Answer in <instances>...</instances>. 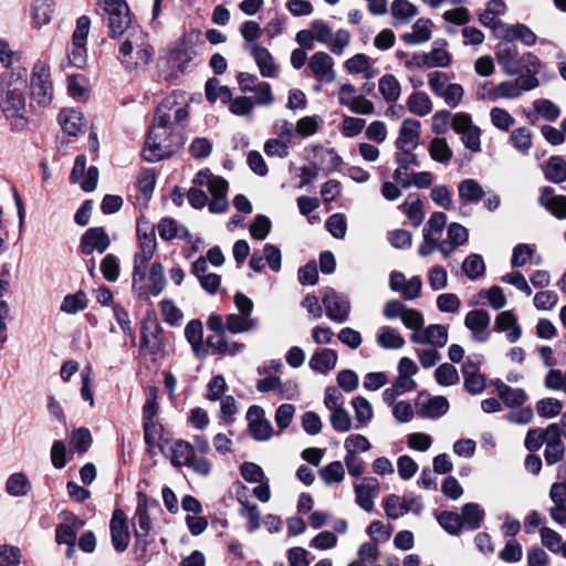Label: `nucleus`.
I'll return each mask as SVG.
<instances>
[{
    "label": "nucleus",
    "instance_id": "1",
    "mask_svg": "<svg viewBox=\"0 0 566 566\" xmlns=\"http://www.w3.org/2000/svg\"><path fill=\"white\" fill-rule=\"evenodd\" d=\"M27 69L6 70L0 77V111L13 130L27 126L25 96Z\"/></svg>",
    "mask_w": 566,
    "mask_h": 566
},
{
    "label": "nucleus",
    "instance_id": "2",
    "mask_svg": "<svg viewBox=\"0 0 566 566\" xmlns=\"http://www.w3.org/2000/svg\"><path fill=\"white\" fill-rule=\"evenodd\" d=\"M119 59L127 70L147 65L154 57V49L148 35L142 30H133L120 44Z\"/></svg>",
    "mask_w": 566,
    "mask_h": 566
},
{
    "label": "nucleus",
    "instance_id": "3",
    "mask_svg": "<svg viewBox=\"0 0 566 566\" xmlns=\"http://www.w3.org/2000/svg\"><path fill=\"white\" fill-rule=\"evenodd\" d=\"M184 136L172 129L166 134L150 130L143 149V157L146 161L156 163L174 155L182 145Z\"/></svg>",
    "mask_w": 566,
    "mask_h": 566
},
{
    "label": "nucleus",
    "instance_id": "4",
    "mask_svg": "<svg viewBox=\"0 0 566 566\" xmlns=\"http://www.w3.org/2000/svg\"><path fill=\"white\" fill-rule=\"evenodd\" d=\"M171 464L174 467L186 465L193 472L207 476L211 471V463L203 455L195 453L193 446L185 440H175L170 446Z\"/></svg>",
    "mask_w": 566,
    "mask_h": 566
},
{
    "label": "nucleus",
    "instance_id": "5",
    "mask_svg": "<svg viewBox=\"0 0 566 566\" xmlns=\"http://www.w3.org/2000/svg\"><path fill=\"white\" fill-rule=\"evenodd\" d=\"M315 41L325 44L336 55H342L350 43V33L345 29L333 32L323 20H314L311 23Z\"/></svg>",
    "mask_w": 566,
    "mask_h": 566
},
{
    "label": "nucleus",
    "instance_id": "6",
    "mask_svg": "<svg viewBox=\"0 0 566 566\" xmlns=\"http://www.w3.org/2000/svg\"><path fill=\"white\" fill-rule=\"evenodd\" d=\"M98 4L107 15L109 35L117 38L124 34L132 22L125 0H98Z\"/></svg>",
    "mask_w": 566,
    "mask_h": 566
},
{
    "label": "nucleus",
    "instance_id": "7",
    "mask_svg": "<svg viewBox=\"0 0 566 566\" xmlns=\"http://www.w3.org/2000/svg\"><path fill=\"white\" fill-rule=\"evenodd\" d=\"M31 97L40 106H48L53 98V86L50 80V71L43 64H35L31 75Z\"/></svg>",
    "mask_w": 566,
    "mask_h": 566
},
{
    "label": "nucleus",
    "instance_id": "8",
    "mask_svg": "<svg viewBox=\"0 0 566 566\" xmlns=\"http://www.w3.org/2000/svg\"><path fill=\"white\" fill-rule=\"evenodd\" d=\"M452 129L461 135L462 143L465 148L473 153L481 150V130L473 125L472 118L468 113H457L452 119Z\"/></svg>",
    "mask_w": 566,
    "mask_h": 566
},
{
    "label": "nucleus",
    "instance_id": "9",
    "mask_svg": "<svg viewBox=\"0 0 566 566\" xmlns=\"http://www.w3.org/2000/svg\"><path fill=\"white\" fill-rule=\"evenodd\" d=\"M197 55L195 36L192 34H186L181 36L170 50L169 61L174 67L180 72H185Z\"/></svg>",
    "mask_w": 566,
    "mask_h": 566
},
{
    "label": "nucleus",
    "instance_id": "10",
    "mask_svg": "<svg viewBox=\"0 0 566 566\" xmlns=\"http://www.w3.org/2000/svg\"><path fill=\"white\" fill-rule=\"evenodd\" d=\"M326 315L336 323H345L349 318L350 303L348 298L333 289L325 290L322 298Z\"/></svg>",
    "mask_w": 566,
    "mask_h": 566
},
{
    "label": "nucleus",
    "instance_id": "11",
    "mask_svg": "<svg viewBox=\"0 0 566 566\" xmlns=\"http://www.w3.org/2000/svg\"><path fill=\"white\" fill-rule=\"evenodd\" d=\"M111 541L117 553L127 549L130 541L127 517L120 509L114 510L109 522Z\"/></svg>",
    "mask_w": 566,
    "mask_h": 566
},
{
    "label": "nucleus",
    "instance_id": "12",
    "mask_svg": "<svg viewBox=\"0 0 566 566\" xmlns=\"http://www.w3.org/2000/svg\"><path fill=\"white\" fill-rule=\"evenodd\" d=\"M247 420L249 422V432L253 439L265 441L272 437V424L265 419L264 410L260 406L253 405L248 409Z\"/></svg>",
    "mask_w": 566,
    "mask_h": 566
},
{
    "label": "nucleus",
    "instance_id": "13",
    "mask_svg": "<svg viewBox=\"0 0 566 566\" xmlns=\"http://www.w3.org/2000/svg\"><path fill=\"white\" fill-rule=\"evenodd\" d=\"M496 60L506 75L514 76L522 71V57L513 43H499L495 51Z\"/></svg>",
    "mask_w": 566,
    "mask_h": 566
},
{
    "label": "nucleus",
    "instance_id": "14",
    "mask_svg": "<svg viewBox=\"0 0 566 566\" xmlns=\"http://www.w3.org/2000/svg\"><path fill=\"white\" fill-rule=\"evenodd\" d=\"M308 69L319 82L333 83L336 80L334 60L326 52H315L308 60Z\"/></svg>",
    "mask_w": 566,
    "mask_h": 566
},
{
    "label": "nucleus",
    "instance_id": "15",
    "mask_svg": "<svg viewBox=\"0 0 566 566\" xmlns=\"http://www.w3.org/2000/svg\"><path fill=\"white\" fill-rule=\"evenodd\" d=\"M490 314L485 310L470 311L464 318V325L471 331L472 339L480 343L486 342L490 337Z\"/></svg>",
    "mask_w": 566,
    "mask_h": 566
},
{
    "label": "nucleus",
    "instance_id": "16",
    "mask_svg": "<svg viewBox=\"0 0 566 566\" xmlns=\"http://www.w3.org/2000/svg\"><path fill=\"white\" fill-rule=\"evenodd\" d=\"M546 433L549 434V437L545 442L544 458L548 465H553L563 460L565 444L562 441V432L558 423H549L546 427Z\"/></svg>",
    "mask_w": 566,
    "mask_h": 566
},
{
    "label": "nucleus",
    "instance_id": "17",
    "mask_svg": "<svg viewBox=\"0 0 566 566\" xmlns=\"http://www.w3.org/2000/svg\"><path fill=\"white\" fill-rule=\"evenodd\" d=\"M111 244V240L106 231L102 227L90 228L81 238V252L85 255L92 254L94 251L98 253L105 252Z\"/></svg>",
    "mask_w": 566,
    "mask_h": 566
},
{
    "label": "nucleus",
    "instance_id": "18",
    "mask_svg": "<svg viewBox=\"0 0 566 566\" xmlns=\"http://www.w3.org/2000/svg\"><path fill=\"white\" fill-rule=\"evenodd\" d=\"M421 135V123L415 118H406L398 133L396 147L398 150L417 148Z\"/></svg>",
    "mask_w": 566,
    "mask_h": 566
},
{
    "label": "nucleus",
    "instance_id": "19",
    "mask_svg": "<svg viewBox=\"0 0 566 566\" xmlns=\"http://www.w3.org/2000/svg\"><path fill=\"white\" fill-rule=\"evenodd\" d=\"M356 503L366 512L374 511V500L379 492V482L375 478H364L354 486Z\"/></svg>",
    "mask_w": 566,
    "mask_h": 566
},
{
    "label": "nucleus",
    "instance_id": "20",
    "mask_svg": "<svg viewBox=\"0 0 566 566\" xmlns=\"http://www.w3.org/2000/svg\"><path fill=\"white\" fill-rule=\"evenodd\" d=\"M538 203L557 219H566V196L556 195L552 187H543Z\"/></svg>",
    "mask_w": 566,
    "mask_h": 566
},
{
    "label": "nucleus",
    "instance_id": "21",
    "mask_svg": "<svg viewBox=\"0 0 566 566\" xmlns=\"http://www.w3.org/2000/svg\"><path fill=\"white\" fill-rule=\"evenodd\" d=\"M185 336L197 357L203 358L208 354V344L203 342V326L201 321L191 319L185 328Z\"/></svg>",
    "mask_w": 566,
    "mask_h": 566
},
{
    "label": "nucleus",
    "instance_id": "22",
    "mask_svg": "<svg viewBox=\"0 0 566 566\" xmlns=\"http://www.w3.org/2000/svg\"><path fill=\"white\" fill-rule=\"evenodd\" d=\"M249 51L254 57L262 76L276 77L277 65L274 63V59L266 48L261 44H254L249 48Z\"/></svg>",
    "mask_w": 566,
    "mask_h": 566
},
{
    "label": "nucleus",
    "instance_id": "23",
    "mask_svg": "<svg viewBox=\"0 0 566 566\" xmlns=\"http://www.w3.org/2000/svg\"><path fill=\"white\" fill-rule=\"evenodd\" d=\"M446 40L434 41V48L429 53H423L420 61L424 66L431 67H447L451 63V54L444 49L447 46Z\"/></svg>",
    "mask_w": 566,
    "mask_h": 566
},
{
    "label": "nucleus",
    "instance_id": "24",
    "mask_svg": "<svg viewBox=\"0 0 566 566\" xmlns=\"http://www.w3.org/2000/svg\"><path fill=\"white\" fill-rule=\"evenodd\" d=\"M496 332H509L506 338L510 343H515L522 335V328L512 311L501 312L494 323Z\"/></svg>",
    "mask_w": 566,
    "mask_h": 566
},
{
    "label": "nucleus",
    "instance_id": "25",
    "mask_svg": "<svg viewBox=\"0 0 566 566\" xmlns=\"http://www.w3.org/2000/svg\"><path fill=\"white\" fill-rule=\"evenodd\" d=\"M208 349L219 355L233 356L244 348V344L230 340L226 333L220 335H209L207 337Z\"/></svg>",
    "mask_w": 566,
    "mask_h": 566
},
{
    "label": "nucleus",
    "instance_id": "26",
    "mask_svg": "<svg viewBox=\"0 0 566 566\" xmlns=\"http://www.w3.org/2000/svg\"><path fill=\"white\" fill-rule=\"evenodd\" d=\"M59 123L62 129L70 136H77L85 125L84 117L76 109H63L59 114Z\"/></svg>",
    "mask_w": 566,
    "mask_h": 566
},
{
    "label": "nucleus",
    "instance_id": "27",
    "mask_svg": "<svg viewBox=\"0 0 566 566\" xmlns=\"http://www.w3.org/2000/svg\"><path fill=\"white\" fill-rule=\"evenodd\" d=\"M84 525V522L77 516L72 515L67 522L61 523L55 528V541L57 544L76 543L77 531Z\"/></svg>",
    "mask_w": 566,
    "mask_h": 566
},
{
    "label": "nucleus",
    "instance_id": "28",
    "mask_svg": "<svg viewBox=\"0 0 566 566\" xmlns=\"http://www.w3.org/2000/svg\"><path fill=\"white\" fill-rule=\"evenodd\" d=\"M432 22L429 19H418L412 25V32L405 33L401 39L406 44L415 45L431 39Z\"/></svg>",
    "mask_w": 566,
    "mask_h": 566
},
{
    "label": "nucleus",
    "instance_id": "29",
    "mask_svg": "<svg viewBox=\"0 0 566 566\" xmlns=\"http://www.w3.org/2000/svg\"><path fill=\"white\" fill-rule=\"evenodd\" d=\"M337 358V353L334 349L324 348L313 354L310 367L317 373L327 374L335 368Z\"/></svg>",
    "mask_w": 566,
    "mask_h": 566
},
{
    "label": "nucleus",
    "instance_id": "30",
    "mask_svg": "<svg viewBox=\"0 0 566 566\" xmlns=\"http://www.w3.org/2000/svg\"><path fill=\"white\" fill-rule=\"evenodd\" d=\"M448 410V399L443 396H434L420 406L418 415L423 418L436 419L447 413Z\"/></svg>",
    "mask_w": 566,
    "mask_h": 566
},
{
    "label": "nucleus",
    "instance_id": "31",
    "mask_svg": "<svg viewBox=\"0 0 566 566\" xmlns=\"http://www.w3.org/2000/svg\"><path fill=\"white\" fill-rule=\"evenodd\" d=\"M544 176L553 184L566 181V160L562 156H551L544 167Z\"/></svg>",
    "mask_w": 566,
    "mask_h": 566
},
{
    "label": "nucleus",
    "instance_id": "32",
    "mask_svg": "<svg viewBox=\"0 0 566 566\" xmlns=\"http://www.w3.org/2000/svg\"><path fill=\"white\" fill-rule=\"evenodd\" d=\"M258 325V318L247 317L240 314H229L226 316V329L231 334L250 332L255 329Z\"/></svg>",
    "mask_w": 566,
    "mask_h": 566
},
{
    "label": "nucleus",
    "instance_id": "33",
    "mask_svg": "<svg viewBox=\"0 0 566 566\" xmlns=\"http://www.w3.org/2000/svg\"><path fill=\"white\" fill-rule=\"evenodd\" d=\"M458 193L462 203L468 205L479 202L484 196V190L476 180L464 179L458 186Z\"/></svg>",
    "mask_w": 566,
    "mask_h": 566
},
{
    "label": "nucleus",
    "instance_id": "34",
    "mask_svg": "<svg viewBox=\"0 0 566 566\" xmlns=\"http://www.w3.org/2000/svg\"><path fill=\"white\" fill-rule=\"evenodd\" d=\"M160 327L157 324L143 325L140 333V346L150 354H156L160 349Z\"/></svg>",
    "mask_w": 566,
    "mask_h": 566
},
{
    "label": "nucleus",
    "instance_id": "35",
    "mask_svg": "<svg viewBox=\"0 0 566 566\" xmlns=\"http://www.w3.org/2000/svg\"><path fill=\"white\" fill-rule=\"evenodd\" d=\"M460 515L462 517L463 527L469 531H475L480 528L484 518V512L476 503H467L463 505Z\"/></svg>",
    "mask_w": 566,
    "mask_h": 566
},
{
    "label": "nucleus",
    "instance_id": "36",
    "mask_svg": "<svg viewBox=\"0 0 566 566\" xmlns=\"http://www.w3.org/2000/svg\"><path fill=\"white\" fill-rule=\"evenodd\" d=\"M205 92L210 103L220 99L223 104H228L232 97L231 90L228 86L221 85L217 77H211L206 82Z\"/></svg>",
    "mask_w": 566,
    "mask_h": 566
},
{
    "label": "nucleus",
    "instance_id": "37",
    "mask_svg": "<svg viewBox=\"0 0 566 566\" xmlns=\"http://www.w3.org/2000/svg\"><path fill=\"white\" fill-rule=\"evenodd\" d=\"M377 344L385 349H400L405 346V338L390 326L380 327L377 334Z\"/></svg>",
    "mask_w": 566,
    "mask_h": 566
},
{
    "label": "nucleus",
    "instance_id": "38",
    "mask_svg": "<svg viewBox=\"0 0 566 566\" xmlns=\"http://www.w3.org/2000/svg\"><path fill=\"white\" fill-rule=\"evenodd\" d=\"M402 208L412 227L417 228L422 223L424 213L422 211V201L418 195L410 193Z\"/></svg>",
    "mask_w": 566,
    "mask_h": 566
},
{
    "label": "nucleus",
    "instance_id": "39",
    "mask_svg": "<svg viewBox=\"0 0 566 566\" xmlns=\"http://www.w3.org/2000/svg\"><path fill=\"white\" fill-rule=\"evenodd\" d=\"M390 12L400 23L407 24L418 14V9L409 0H394L391 2Z\"/></svg>",
    "mask_w": 566,
    "mask_h": 566
},
{
    "label": "nucleus",
    "instance_id": "40",
    "mask_svg": "<svg viewBox=\"0 0 566 566\" xmlns=\"http://www.w3.org/2000/svg\"><path fill=\"white\" fill-rule=\"evenodd\" d=\"M464 388L471 395H479L485 388V378L474 370L473 365L463 366Z\"/></svg>",
    "mask_w": 566,
    "mask_h": 566
},
{
    "label": "nucleus",
    "instance_id": "41",
    "mask_svg": "<svg viewBox=\"0 0 566 566\" xmlns=\"http://www.w3.org/2000/svg\"><path fill=\"white\" fill-rule=\"evenodd\" d=\"M157 228L159 237L165 241H169L178 237L184 238V234L188 235V230L185 227L179 226L172 218H163Z\"/></svg>",
    "mask_w": 566,
    "mask_h": 566
},
{
    "label": "nucleus",
    "instance_id": "42",
    "mask_svg": "<svg viewBox=\"0 0 566 566\" xmlns=\"http://www.w3.org/2000/svg\"><path fill=\"white\" fill-rule=\"evenodd\" d=\"M379 92L388 103L396 102L400 96V84L392 74L384 75L378 83Z\"/></svg>",
    "mask_w": 566,
    "mask_h": 566
},
{
    "label": "nucleus",
    "instance_id": "43",
    "mask_svg": "<svg viewBox=\"0 0 566 566\" xmlns=\"http://www.w3.org/2000/svg\"><path fill=\"white\" fill-rule=\"evenodd\" d=\"M407 106L412 114L424 116L431 112L432 102L424 92H416L409 96Z\"/></svg>",
    "mask_w": 566,
    "mask_h": 566
},
{
    "label": "nucleus",
    "instance_id": "44",
    "mask_svg": "<svg viewBox=\"0 0 566 566\" xmlns=\"http://www.w3.org/2000/svg\"><path fill=\"white\" fill-rule=\"evenodd\" d=\"M165 270L161 263L154 262L151 264L148 277V290L154 296H158L166 287Z\"/></svg>",
    "mask_w": 566,
    "mask_h": 566
},
{
    "label": "nucleus",
    "instance_id": "45",
    "mask_svg": "<svg viewBox=\"0 0 566 566\" xmlns=\"http://www.w3.org/2000/svg\"><path fill=\"white\" fill-rule=\"evenodd\" d=\"M134 525L143 535H148L151 530V522L147 511L146 496L139 493L138 504L133 517Z\"/></svg>",
    "mask_w": 566,
    "mask_h": 566
},
{
    "label": "nucleus",
    "instance_id": "46",
    "mask_svg": "<svg viewBox=\"0 0 566 566\" xmlns=\"http://www.w3.org/2000/svg\"><path fill=\"white\" fill-rule=\"evenodd\" d=\"M325 484L340 483L345 478V469L340 461H333L318 471Z\"/></svg>",
    "mask_w": 566,
    "mask_h": 566
},
{
    "label": "nucleus",
    "instance_id": "47",
    "mask_svg": "<svg viewBox=\"0 0 566 566\" xmlns=\"http://www.w3.org/2000/svg\"><path fill=\"white\" fill-rule=\"evenodd\" d=\"M6 491L12 496H23L30 491V481L23 473H13L7 480Z\"/></svg>",
    "mask_w": 566,
    "mask_h": 566
},
{
    "label": "nucleus",
    "instance_id": "48",
    "mask_svg": "<svg viewBox=\"0 0 566 566\" xmlns=\"http://www.w3.org/2000/svg\"><path fill=\"white\" fill-rule=\"evenodd\" d=\"M430 157L438 163H448L452 158V149L446 138H433L429 146Z\"/></svg>",
    "mask_w": 566,
    "mask_h": 566
},
{
    "label": "nucleus",
    "instance_id": "49",
    "mask_svg": "<svg viewBox=\"0 0 566 566\" xmlns=\"http://www.w3.org/2000/svg\"><path fill=\"white\" fill-rule=\"evenodd\" d=\"M438 522L441 527L451 535H459L463 527L462 517L455 512L443 511L438 516Z\"/></svg>",
    "mask_w": 566,
    "mask_h": 566
},
{
    "label": "nucleus",
    "instance_id": "50",
    "mask_svg": "<svg viewBox=\"0 0 566 566\" xmlns=\"http://www.w3.org/2000/svg\"><path fill=\"white\" fill-rule=\"evenodd\" d=\"M86 295L83 291H78L74 294H69L64 297L61 304V311L67 314H75L86 308Z\"/></svg>",
    "mask_w": 566,
    "mask_h": 566
},
{
    "label": "nucleus",
    "instance_id": "51",
    "mask_svg": "<svg viewBox=\"0 0 566 566\" xmlns=\"http://www.w3.org/2000/svg\"><path fill=\"white\" fill-rule=\"evenodd\" d=\"M463 271L471 280L481 277L485 272V264L480 254H470L463 261Z\"/></svg>",
    "mask_w": 566,
    "mask_h": 566
},
{
    "label": "nucleus",
    "instance_id": "52",
    "mask_svg": "<svg viewBox=\"0 0 566 566\" xmlns=\"http://www.w3.org/2000/svg\"><path fill=\"white\" fill-rule=\"evenodd\" d=\"M426 342L436 347H443L448 342V328L444 325L431 324L424 328Z\"/></svg>",
    "mask_w": 566,
    "mask_h": 566
},
{
    "label": "nucleus",
    "instance_id": "53",
    "mask_svg": "<svg viewBox=\"0 0 566 566\" xmlns=\"http://www.w3.org/2000/svg\"><path fill=\"white\" fill-rule=\"evenodd\" d=\"M436 380L441 386H452L459 381L457 368L448 363L441 364L434 373Z\"/></svg>",
    "mask_w": 566,
    "mask_h": 566
},
{
    "label": "nucleus",
    "instance_id": "54",
    "mask_svg": "<svg viewBox=\"0 0 566 566\" xmlns=\"http://www.w3.org/2000/svg\"><path fill=\"white\" fill-rule=\"evenodd\" d=\"M510 138L514 147L523 154H527L532 147V133L526 127L515 128Z\"/></svg>",
    "mask_w": 566,
    "mask_h": 566
},
{
    "label": "nucleus",
    "instance_id": "55",
    "mask_svg": "<svg viewBox=\"0 0 566 566\" xmlns=\"http://www.w3.org/2000/svg\"><path fill=\"white\" fill-rule=\"evenodd\" d=\"M562 409L563 403L556 398H544L536 403V411L542 418H554Z\"/></svg>",
    "mask_w": 566,
    "mask_h": 566
},
{
    "label": "nucleus",
    "instance_id": "56",
    "mask_svg": "<svg viewBox=\"0 0 566 566\" xmlns=\"http://www.w3.org/2000/svg\"><path fill=\"white\" fill-rule=\"evenodd\" d=\"M329 421L333 429L338 432H347L352 428V418L344 407L332 410Z\"/></svg>",
    "mask_w": 566,
    "mask_h": 566
},
{
    "label": "nucleus",
    "instance_id": "57",
    "mask_svg": "<svg viewBox=\"0 0 566 566\" xmlns=\"http://www.w3.org/2000/svg\"><path fill=\"white\" fill-rule=\"evenodd\" d=\"M549 434L546 433V428H533L530 429L525 436L524 446L531 451L535 452L546 442Z\"/></svg>",
    "mask_w": 566,
    "mask_h": 566
},
{
    "label": "nucleus",
    "instance_id": "58",
    "mask_svg": "<svg viewBox=\"0 0 566 566\" xmlns=\"http://www.w3.org/2000/svg\"><path fill=\"white\" fill-rule=\"evenodd\" d=\"M490 95V101H496L499 98H516L521 95L515 81L501 82Z\"/></svg>",
    "mask_w": 566,
    "mask_h": 566
},
{
    "label": "nucleus",
    "instance_id": "59",
    "mask_svg": "<svg viewBox=\"0 0 566 566\" xmlns=\"http://www.w3.org/2000/svg\"><path fill=\"white\" fill-rule=\"evenodd\" d=\"M534 109L546 120L554 122L560 115L559 107L552 101L542 98L533 103Z\"/></svg>",
    "mask_w": 566,
    "mask_h": 566
},
{
    "label": "nucleus",
    "instance_id": "60",
    "mask_svg": "<svg viewBox=\"0 0 566 566\" xmlns=\"http://www.w3.org/2000/svg\"><path fill=\"white\" fill-rule=\"evenodd\" d=\"M158 390L156 387H150L147 391L146 401L143 406V421H155L158 413L157 396Z\"/></svg>",
    "mask_w": 566,
    "mask_h": 566
},
{
    "label": "nucleus",
    "instance_id": "61",
    "mask_svg": "<svg viewBox=\"0 0 566 566\" xmlns=\"http://www.w3.org/2000/svg\"><path fill=\"white\" fill-rule=\"evenodd\" d=\"M500 399L509 408H518L527 400V395L522 388L509 387L505 392L500 396Z\"/></svg>",
    "mask_w": 566,
    "mask_h": 566
},
{
    "label": "nucleus",
    "instance_id": "62",
    "mask_svg": "<svg viewBox=\"0 0 566 566\" xmlns=\"http://www.w3.org/2000/svg\"><path fill=\"white\" fill-rule=\"evenodd\" d=\"M453 116L449 111H438L432 116L431 129L437 135L446 134L449 128H452Z\"/></svg>",
    "mask_w": 566,
    "mask_h": 566
},
{
    "label": "nucleus",
    "instance_id": "63",
    "mask_svg": "<svg viewBox=\"0 0 566 566\" xmlns=\"http://www.w3.org/2000/svg\"><path fill=\"white\" fill-rule=\"evenodd\" d=\"M240 503L242 504L241 515L248 521V530L249 532H254L261 524L260 511L255 504L248 501L243 502L240 500Z\"/></svg>",
    "mask_w": 566,
    "mask_h": 566
},
{
    "label": "nucleus",
    "instance_id": "64",
    "mask_svg": "<svg viewBox=\"0 0 566 566\" xmlns=\"http://www.w3.org/2000/svg\"><path fill=\"white\" fill-rule=\"evenodd\" d=\"M290 144L279 138L268 139L264 144V153L269 157L286 158L290 155Z\"/></svg>",
    "mask_w": 566,
    "mask_h": 566
}]
</instances>
